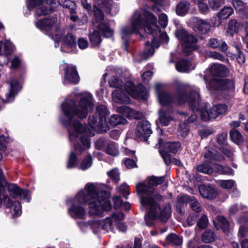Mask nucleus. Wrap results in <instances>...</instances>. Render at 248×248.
<instances>
[{"label":"nucleus","instance_id":"f257e3e1","mask_svg":"<svg viewBox=\"0 0 248 248\" xmlns=\"http://www.w3.org/2000/svg\"><path fill=\"white\" fill-rule=\"evenodd\" d=\"M93 105L92 95L89 93L81 94L78 106L76 105L73 99H66L62 105L63 116L60 118V121L67 129L69 141L73 144L74 151L79 155L90 148L89 138L94 135L95 131L106 132L109 129L106 120L108 112L105 105H99L96 108L98 121L94 116L89 118L91 130L74 119L75 116L80 119L86 117L88 112L93 110Z\"/></svg>","mask_w":248,"mask_h":248},{"label":"nucleus","instance_id":"f03ea898","mask_svg":"<svg viewBox=\"0 0 248 248\" xmlns=\"http://www.w3.org/2000/svg\"><path fill=\"white\" fill-rule=\"evenodd\" d=\"M104 185L88 183L72 201L68 209L69 215L74 219H85L87 215L84 203H88V214L92 217H101L111 209L110 194Z\"/></svg>","mask_w":248,"mask_h":248},{"label":"nucleus","instance_id":"7ed1b4c3","mask_svg":"<svg viewBox=\"0 0 248 248\" xmlns=\"http://www.w3.org/2000/svg\"><path fill=\"white\" fill-rule=\"evenodd\" d=\"M164 180L163 177H152L148 181V186L145 182L139 183L136 186L141 205L149 210L144 218L147 225L150 227L153 225L155 220L160 218L166 221L170 216V205L167 204L161 211L159 203L163 200L164 198L156 193L153 188L154 186L163 183Z\"/></svg>","mask_w":248,"mask_h":248},{"label":"nucleus","instance_id":"20e7f679","mask_svg":"<svg viewBox=\"0 0 248 248\" xmlns=\"http://www.w3.org/2000/svg\"><path fill=\"white\" fill-rule=\"evenodd\" d=\"M156 23V18L150 12L143 9L136 10L130 24L124 26L121 30L122 38L126 41L132 34L137 33L143 29L148 33L157 34L159 28Z\"/></svg>","mask_w":248,"mask_h":248},{"label":"nucleus","instance_id":"39448f33","mask_svg":"<svg viewBox=\"0 0 248 248\" xmlns=\"http://www.w3.org/2000/svg\"><path fill=\"white\" fill-rule=\"evenodd\" d=\"M109 86L112 88H116L117 90L112 93V100L118 103H128L130 102V98L145 99L147 96V92L142 84H139L135 87L131 81H127L124 86L122 81L115 77H112L108 81Z\"/></svg>","mask_w":248,"mask_h":248},{"label":"nucleus","instance_id":"423d86ee","mask_svg":"<svg viewBox=\"0 0 248 248\" xmlns=\"http://www.w3.org/2000/svg\"><path fill=\"white\" fill-rule=\"evenodd\" d=\"M155 89L157 94L158 102L162 106H169L173 103L182 104L187 101L190 108L193 111H197L199 109L200 97L199 94L196 92H192L187 98L184 92L178 91L176 93L175 97L172 98L164 90L161 84H156Z\"/></svg>","mask_w":248,"mask_h":248},{"label":"nucleus","instance_id":"0eeeda50","mask_svg":"<svg viewBox=\"0 0 248 248\" xmlns=\"http://www.w3.org/2000/svg\"><path fill=\"white\" fill-rule=\"evenodd\" d=\"M124 218V215L122 212H113L103 219H96L92 221V225L96 233L101 230L106 232H114L117 223Z\"/></svg>","mask_w":248,"mask_h":248},{"label":"nucleus","instance_id":"6e6552de","mask_svg":"<svg viewBox=\"0 0 248 248\" xmlns=\"http://www.w3.org/2000/svg\"><path fill=\"white\" fill-rule=\"evenodd\" d=\"M35 25L40 30L46 32L56 42L61 39V31L56 17L39 20L35 23Z\"/></svg>","mask_w":248,"mask_h":248},{"label":"nucleus","instance_id":"1a4fd4ad","mask_svg":"<svg viewBox=\"0 0 248 248\" xmlns=\"http://www.w3.org/2000/svg\"><path fill=\"white\" fill-rule=\"evenodd\" d=\"M175 36L181 43L184 53L186 55L198 49L196 43L198 39L193 35L189 34L185 30L180 29L175 32Z\"/></svg>","mask_w":248,"mask_h":248},{"label":"nucleus","instance_id":"9d476101","mask_svg":"<svg viewBox=\"0 0 248 248\" xmlns=\"http://www.w3.org/2000/svg\"><path fill=\"white\" fill-rule=\"evenodd\" d=\"M7 182L4 179L2 172V170L0 168V207L2 202L6 208H10L14 206V213L13 214L14 217L20 216L21 215V205L18 202H15L13 204V202L8 195L4 194L5 186Z\"/></svg>","mask_w":248,"mask_h":248},{"label":"nucleus","instance_id":"9b49d317","mask_svg":"<svg viewBox=\"0 0 248 248\" xmlns=\"http://www.w3.org/2000/svg\"><path fill=\"white\" fill-rule=\"evenodd\" d=\"M209 104L206 103L200 110V116L203 121H208L211 119H215L220 115L224 114L227 110L228 107L225 104H218L209 108Z\"/></svg>","mask_w":248,"mask_h":248},{"label":"nucleus","instance_id":"f8f14e48","mask_svg":"<svg viewBox=\"0 0 248 248\" xmlns=\"http://www.w3.org/2000/svg\"><path fill=\"white\" fill-rule=\"evenodd\" d=\"M46 2L49 6L43 5L42 7L38 8L36 10L35 16H41L48 14L54 10V6H51L55 4L54 0H27L26 1L27 7L29 10H32L36 6Z\"/></svg>","mask_w":248,"mask_h":248},{"label":"nucleus","instance_id":"ddd939ff","mask_svg":"<svg viewBox=\"0 0 248 248\" xmlns=\"http://www.w3.org/2000/svg\"><path fill=\"white\" fill-rule=\"evenodd\" d=\"M97 28L98 31H94L89 36L90 41L93 46H97L101 42L100 32L106 38L110 37L113 34V30L110 29L107 24H100Z\"/></svg>","mask_w":248,"mask_h":248},{"label":"nucleus","instance_id":"4468645a","mask_svg":"<svg viewBox=\"0 0 248 248\" xmlns=\"http://www.w3.org/2000/svg\"><path fill=\"white\" fill-rule=\"evenodd\" d=\"M208 87L211 91L227 90L232 91L234 88V82L228 79H212L209 84Z\"/></svg>","mask_w":248,"mask_h":248},{"label":"nucleus","instance_id":"2eb2a0df","mask_svg":"<svg viewBox=\"0 0 248 248\" xmlns=\"http://www.w3.org/2000/svg\"><path fill=\"white\" fill-rule=\"evenodd\" d=\"M9 91L5 94V99L3 100L4 103H10L14 101L16 95L21 89V86L18 81L13 78H9L7 81Z\"/></svg>","mask_w":248,"mask_h":248},{"label":"nucleus","instance_id":"dca6fc26","mask_svg":"<svg viewBox=\"0 0 248 248\" xmlns=\"http://www.w3.org/2000/svg\"><path fill=\"white\" fill-rule=\"evenodd\" d=\"M158 47L159 43L155 38L153 39L151 44L147 42L144 51L135 57V62L140 63L144 60H147L153 55L155 48H158Z\"/></svg>","mask_w":248,"mask_h":248},{"label":"nucleus","instance_id":"f3484780","mask_svg":"<svg viewBox=\"0 0 248 248\" xmlns=\"http://www.w3.org/2000/svg\"><path fill=\"white\" fill-rule=\"evenodd\" d=\"M64 68L63 83L65 84L72 83L77 84L79 80V78L76 68L72 65L63 66Z\"/></svg>","mask_w":248,"mask_h":248},{"label":"nucleus","instance_id":"a211bd4d","mask_svg":"<svg viewBox=\"0 0 248 248\" xmlns=\"http://www.w3.org/2000/svg\"><path fill=\"white\" fill-rule=\"evenodd\" d=\"M8 190L10 196L13 198L16 199L18 197L22 198L26 202H29L31 200L30 192L25 190L20 189L17 185L13 184H10L8 185Z\"/></svg>","mask_w":248,"mask_h":248},{"label":"nucleus","instance_id":"6ab92c4d","mask_svg":"<svg viewBox=\"0 0 248 248\" xmlns=\"http://www.w3.org/2000/svg\"><path fill=\"white\" fill-rule=\"evenodd\" d=\"M117 111L124 116L131 119H139L143 117V115L141 112L135 110L125 106L117 107Z\"/></svg>","mask_w":248,"mask_h":248},{"label":"nucleus","instance_id":"aec40b11","mask_svg":"<svg viewBox=\"0 0 248 248\" xmlns=\"http://www.w3.org/2000/svg\"><path fill=\"white\" fill-rule=\"evenodd\" d=\"M152 133L151 124L148 121H143L138 124L136 130V134L137 137H148Z\"/></svg>","mask_w":248,"mask_h":248},{"label":"nucleus","instance_id":"412c9836","mask_svg":"<svg viewBox=\"0 0 248 248\" xmlns=\"http://www.w3.org/2000/svg\"><path fill=\"white\" fill-rule=\"evenodd\" d=\"M178 200L180 203L189 202L190 207L196 213L202 211V207L200 203L194 196L184 195L178 198Z\"/></svg>","mask_w":248,"mask_h":248},{"label":"nucleus","instance_id":"4be33fe9","mask_svg":"<svg viewBox=\"0 0 248 248\" xmlns=\"http://www.w3.org/2000/svg\"><path fill=\"white\" fill-rule=\"evenodd\" d=\"M248 212L242 216L238 220V223L240 225L238 233L239 237L241 238L248 237Z\"/></svg>","mask_w":248,"mask_h":248},{"label":"nucleus","instance_id":"5701e85b","mask_svg":"<svg viewBox=\"0 0 248 248\" xmlns=\"http://www.w3.org/2000/svg\"><path fill=\"white\" fill-rule=\"evenodd\" d=\"M191 22L194 24V27L202 33L207 32L211 28V25L208 22L198 17H193Z\"/></svg>","mask_w":248,"mask_h":248},{"label":"nucleus","instance_id":"b1692460","mask_svg":"<svg viewBox=\"0 0 248 248\" xmlns=\"http://www.w3.org/2000/svg\"><path fill=\"white\" fill-rule=\"evenodd\" d=\"M199 190L201 195L204 198L213 199L217 196L215 189L208 186L201 185L199 186Z\"/></svg>","mask_w":248,"mask_h":248},{"label":"nucleus","instance_id":"393cba45","mask_svg":"<svg viewBox=\"0 0 248 248\" xmlns=\"http://www.w3.org/2000/svg\"><path fill=\"white\" fill-rule=\"evenodd\" d=\"M158 121L161 126H167L170 121L173 120V114L171 111L160 109L158 111Z\"/></svg>","mask_w":248,"mask_h":248},{"label":"nucleus","instance_id":"a878e982","mask_svg":"<svg viewBox=\"0 0 248 248\" xmlns=\"http://www.w3.org/2000/svg\"><path fill=\"white\" fill-rule=\"evenodd\" d=\"M211 74L215 76L224 77L228 74V69L223 64L215 63L210 67Z\"/></svg>","mask_w":248,"mask_h":248},{"label":"nucleus","instance_id":"bb28decb","mask_svg":"<svg viewBox=\"0 0 248 248\" xmlns=\"http://www.w3.org/2000/svg\"><path fill=\"white\" fill-rule=\"evenodd\" d=\"M176 68L180 72H187L189 70L195 68V65H193L191 62L186 60H182L176 64Z\"/></svg>","mask_w":248,"mask_h":248},{"label":"nucleus","instance_id":"cd10ccee","mask_svg":"<svg viewBox=\"0 0 248 248\" xmlns=\"http://www.w3.org/2000/svg\"><path fill=\"white\" fill-rule=\"evenodd\" d=\"M214 225L217 230H222L224 232H227L229 230V224L227 220L223 216H218Z\"/></svg>","mask_w":248,"mask_h":248},{"label":"nucleus","instance_id":"c85d7f7f","mask_svg":"<svg viewBox=\"0 0 248 248\" xmlns=\"http://www.w3.org/2000/svg\"><path fill=\"white\" fill-rule=\"evenodd\" d=\"M208 45L213 48H219V49L225 52L228 49V46L225 42H221V40L217 38H212L209 40Z\"/></svg>","mask_w":248,"mask_h":248},{"label":"nucleus","instance_id":"c756f323","mask_svg":"<svg viewBox=\"0 0 248 248\" xmlns=\"http://www.w3.org/2000/svg\"><path fill=\"white\" fill-rule=\"evenodd\" d=\"M102 7L106 9L107 12L111 14L112 15H115L117 12L118 6L116 4H113L112 0H100Z\"/></svg>","mask_w":248,"mask_h":248},{"label":"nucleus","instance_id":"7c9ffc66","mask_svg":"<svg viewBox=\"0 0 248 248\" xmlns=\"http://www.w3.org/2000/svg\"><path fill=\"white\" fill-rule=\"evenodd\" d=\"M104 152L107 154L113 156L118 155L119 154L118 144L116 142L112 141L108 142L107 146L105 149H104Z\"/></svg>","mask_w":248,"mask_h":248},{"label":"nucleus","instance_id":"2f4dec72","mask_svg":"<svg viewBox=\"0 0 248 248\" xmlns=\"http://www.w3.org/2000/svg\"><path fill=\"white\" fill-rule=\"evenodd\" d=\"M232 5L235 10L242 12V14L248 18V6L244 4L241 0H233Z\"/></svg>","mask_w":248,"mask_h":248},{"label":"nucleus","instance_id":"473e14b6","mask_svg":"<svg viewBox=\"0 0 248 248\" xmlns=\"http://www.w3.org/2000/svg\"><path fill=\"white\" fill-rule=\"evenodd\" d=\"M204 157L206 161L209 162L212 160L221 161L224 159L222 155L220 153H217L216 151H208L204 154Z\"/></svg>","mask_w":248,"mask_h":248},{"label":"nucleus","instance_id":"72a5a7b5","mask_svg":"<svg viewBox=\"0 0 248 248\" xmlns=\"http://www.w3.org/2000/svg\"><path fill=\"white\" fill-rule=\"evenodd\" d=\"M159 151L166 165H169L171 163L179 166H181L182 165L179 160L174 158L171 159L170 155L166 151H163L160 150H159Z\"/></svg>","mask_w":248,"mask_h":248},{"label":"nucleus","instance_id":"f704fd0d","mask_svg":"<svg viewBox=\"0 0 248 248\" xmlns=\"http://www.w3.org/2000/svg\"><path fill=\"white\" fill-rule=\"evenodd\" d=\"M62 44L68 48H72L75 47L76 43L74 37L71 33H68L62 39Z\"/></svg>","mask_w":248,"mask_h":248},{"label":"nucleus","instance_id":"c9c22d12","mask_svg":"<svg viewBox=\"0 0 248 248\" xmlns=\"http://www.w3.org/2000/svg\"><path fill=\"white\" fill-rule=\"evenodd\" d=\"M93 158L91 155H88L84 157L81 161L78 169L82 170H85L89 169L92 165Z\"/></svg>","mask_w":248,"mask_h":248},{"label":"nucleus","instance_id":"e433bc0d","mask_svg":"<svg viewBox=\"0 0 248 248\" xmlns=\"http://www.w3.org/2000/svg\"><path fill=\"white\" fill-rule=\"evenodd\" d=\"M242 26L235 20H231L228 25L227 33L232 36L237 32Z\"/></svg>","mask_w":248,"mask_h":248},{"label":"nucleus","instance_id":"4c0bfd02","mask_svg":"<svg viewBox=\"0 0 248 248\" xmlns=\"http://www.w3.org/2000/svg\"><path fill=\"white\" fill-rule=\"evenodd\" d=\"M190 4L186 1H181L178 3L176 8V13L178 15L184 16L189 10Z\"/></svg>","mask_w":248,"mask_h":248},{"label":"nucleus","instance_id":"58836bf2","mask_svg":"<svg viewBox=\"0 0 248 248\" xmlns=\"http://www.w3.org/2000/svg\"><path fill=\"white\" fill-rule=\"evenodd\" d=\"M180 148L179 142H168L164 145V148L166 151L172 154L176 153Z\"/></svg>","mask_w":248,"mask_h":248},{"label":"nucleus","instance_id":"ea45409f","mask_svg":"<svg viewBox=\"0 0 248 248\" xmlns=\"http://www.w3.org/2000/svg\"><path fill=\"white\" fill-rule=\"evenodd\" d=\"M202 239L205 243L212 242L215 239V234L212 231L206 230L202 234Z\"/></svg>","mask_w":248,"mask_h":248},{"label":"nucleus","instance_id":"a19ab883","mask_svg":"<svg viewBox=\"0 0 248 248\" xmlns=\"http://www.w3.org/2000/svg\"><path fill=\"white\" fill-rule=\"evenodd\" d=\"M126 122L125 118L116 114L112 115L109 120V123L113 126H116L120 124H124Z\"/></svg>","mask_w":248,"mask_h":248},{"label":"nucleus","instance_id":"79ce46f5","mask_svg":"<svg viewBox=\"0 0 248 248\" xmlns=\"http://www.w3.org/2000/svg\"><path fill=\"white\" fill-rule=\"evenodd\" d=\"M217 173L221 174H232L233 173L232 169L229 167H223L219 164H215L214 169Z\"/></svg>","mask_w":248,"mask_h":248},{"label":"nucleus","instance_id":"37998d69","mask_svg":"<svg viewBox=\"0 0 248 248\" xmlns=\"http://www.w3.org/2000/svg\"><path fill=\"white\" fill-rule=\"evenodd\" d=\"M233 13V9L231 7H226L222 9L217 14L219 19H224L229 17Z\"/></svg>","mask_w":248,"mask_h":248},{"label":"nucleus","instance_id":"c03bdc74","mask_svg":"<svg viewBox=\"0 0 248 248\" xmlns=\"http://www.w3.org/2000/svg\"><path fill=\"white\" fill-rule=\"evenodd\" d=\"M166 240L168 243L173 245H180L182 243V239L173 233L168 235Z\"/></svg>","mask_w":248,"mask_h":248},{"label":"nucleus","instance_id":"a18cd8bd","mask_svg":"<svg viewBox=\"0 0 248 248\" xmlns=\"http://www.w3.org/2000/svg\"><path fill=\"white\" fill-rule=\"evenodd\" d=\"M59 3L63 7L69 9L70 14H72L74 12L76 5L73 1L71 0H59Z\"/></svg>","mask_w":248,"mask_h":248},{"label":"nucleus","instance_id":"49530a36","mask_svg":"<svg viewBox=\"0 0 248 248\" xmlns=\"http://www.w3.org/2000/svg\"><path fill=\"white\" fill-rule=\"evenodd\" d=\"M230 135L232 140L236 144H239L243 140L241 134L236 130L233 129L230 131Z\"/></svg>","mask_w":248,"mask_h":248},{"label":"nucleus","instance_id":"de8ad7c7","mask_svg":"<svg viewBox=\"0 0 248 248\" xmlns=\"http://www.w3.org/2000/svg\"><path fill=\"white\" fill-rule=\"evenodd\" d=\"M77 156L76 153L72 151L70 152L67 164V169H72L74 168L77 165Z\"/></svg>","mask_w":248,"mask_h":248},{"label":"nucleus","instance_id":"09e8293b","mask_svg":"<svg viewBox=\"0 0 248 248\" xmlns=\"http://www.w3.org/2000/svg\"><path fill=\"white\" fill-rule=\"evenodd\" d=\"M197 170L200 172L206 174H211L213 172V169L210 167L206 163L198 166Z\"/></svg>","mask_w":248,"mask_h":248},{"label":"nucleus","instance_id":"8fccbe9b","mask_svg":"<svg viewBox=\"0 0 248 248\" xmlns=\"http://www.w3.org/2000/svg\"><path fill=\"white\" fill-rule=\"evenodd\" d=\"M95 219L90 220L88 221H82L78 222V225L81 230L82 231H85L86 229L90 227L93 230L94 233H96V231L93 229L92 225V221L95 220Z\"/></svg>","mask_w":248,"mask_h":248},{"label":"nucleus","instance_id":"3c124183","mask_svg":"<svg viewBox=\"0 0 248 248\" xmlns=\"http://www.w3.org/2000/svg\"><path fill=\"white\" fill-rule=\"evenodd\" d=\"M108 176L114 181L116 184L120 180L119 172L117 169H113L107 172Z\"/></svg>","mask_w":248,"mask_h":248},{"label":"nucleus","instance_id":"603ef678","mask_svg":"<svg viewBox=\"0 0 248 248\" xmlns=\"http://www.w3.org/2000/svg\"><path fill=\"white\" fill-rule=\"evenodd\" d=\"M224 2V0H208L209 5L213 10L218 9Z\"/></svg>","mask_w":248,"mask_h":248},{"label":"nucleus","instance_id":"864d4df0","mask_svg":"<svg viewBox=\"0 0 248 248\" xmlns=\"http://www.w3.org/2000/svg\"><path fill=\"white\" fill-rule=\"evenodd\" d=\"M3 51L5 54L9 55L11 54L14 49V46L12 43L9 41H5L3 42Z\"/></svg>","mask_w":248,"mask_h":248},{"label":"nucleus","instance_id":"5fc2aeb1","mask_svg":"<svg viewBox=\"0 0 248 248\" xmlns=\"http://www.w3.org/2000/svg\"><path fill=\"white\" fill-rule=\"evenodd\" d=\"M199 5L201 11L203 14H206L209 11V8L207 4L204 2V0H194Z\"/></svg>","mask_w":248,"mask_h":248},{"label":"nucleus","instance_id":"6e6d98bb","mask_svg":"<svg viewBox=\"0 0 248 248\" xmlns=\"http://www.w3.org/2000/svg\"><path fill=\"white\" fill-rule=\"evenodd\" d=\"M108 141H109V140H107L104 139H99L95 143V147L96 148L103 150L104 152V149H105V148L107 146V144H108Z\"/></svg>","mask_w":248,"mask_h":248},{"label":"nucleus","instance_id":"4d7b16f0","mask_svg":"<svg viewBox=\"0 0 248 248\" xmlns=\"http://www.w3.org/2000/svg\"><path fill=\"white\" fill-rule=\"evenodd\" d=\"M218 183L221 187L225 189H230L234 185V181L232 180H220Z\"/></svg>","mask_w":248,"mask_h":248},{"label":"nucleus","instance_id":"13d9d810","mask_svg":"<svg viewBox=\"0 0 248 248\" xmlns=\"http://www.w3.org/2000/svg\"><path fill=\"white\" fill-rule=\"evenodd\" d=\"M152 1L155 2V4L152 7V10L153 12L155 13H159L162 10V7L161 5L162 4V3L164 0H152Z\"/></svg>","mask_w":248,"mask_h":248},{"label":"nucleus","instance_id":"bf43d9fd","mask_svg":"<svg viewBox=\"0 0 248 248\" xmlns=\"http://www.w3.org/2000/svg\"><path fill=\"white\" fill-rule=\"evenodd\" d=\"M95 19L97 22H100L104 19V15L101 11L96 6L93 7Z\"/></svg>","mask_w":248,"mask_h":248},{"label":"nucleus","instance_id":"052dcab7","mask_svg":"<svg viewBox=\"0 0 248 248\" xmlns=\"http://www.w3.org/2000/svg\"><path fill=\"white\" fill-rule=\"evenodd\" d=\"M208 56L210 58L218 60L221 61H224L225 60V58L223 56L216 51L210 52L208 54Z\"/></svg>","mask_w":248,"mask_h":248},{"label":"nucleus","instance_id":"680f3d73","mask_svg":"<svg viewBox=\"0 0 248 248\" xmlns=\"http://www.w3.org/2000/svg\"><path fill=\"white\" fill-rule=\"evenodd\" d=\"M159 23L162 27H166L168 24V17L166 14H162L159 15Z\"/></svg>","mask_w":248,"mask_h":248},{"label":"nucleus","instance_id":"e2e57ef3","mask_svg":"<svg viewBox=\"0 0 248 248\" xmlns=\"http://www.w3.org/2000/svg\"><path fill=\"white\" fill-rule=\"evenodd\" d=\"M208 223V219L205 216H202L197 223L198 227L202 229L206 227Z\"/></svg>","mask_w":248,"mask_h":248},{"label":"nucleus","instance_id":"0e129e2a","mask_svg":"<svg viewBox=\"0 0 248 248\" xmlns=\"http://www.w3.org/2000/svg\"><path fill=\"white\" fill-rule=\"evenodd\" d=\"M129 189L128 186L126 184L122 185L120 187V192L123 194L125 199L128 198Z\"/></svg>","mask_w":248,"mask_h":248},{"label":"nucleus","instance_id":"69168bd1","mask_svg":"<svg viewBox=\"0 0 248 248\" xmlns=\"http://www.w3.org/2000/svg\"><path fill=\"white\" fill-rule=\"evenodd\" d=\"M78 45L80 49H84L88 46L89 44L87 40L80 38L78 41Z\"/></svg>","mask_w":248,"mask_h":248},{"label":"nucleus","instance_id":"338daca9","mask_svg":"<svg viewBox=\"0 0 248 248\" xmlns=\"http://www.w3.org/2000/svg\"><path fill=\"white\" fill-rule=\"evenodd\" d=\"M234 46L236 47L238 53L236 56L237 60L240 64H242L245 62L244 56L243 54L242 53V52L240 51V48L238 46L234 45Z\"/></svg>","mask_w":248,"mask_h":248},{"label":"nucleus","instance_id":"774afa93","mask_svg":"<svg viewBox=\"0 0 248 248\" xmlns=\"http://www.w3.org/2000/svg\"><path fill=\"white\" fill-rule=\"evenodd\" d=\"M11 68H16L19 67L21 63V60L20 59L17 57L15 56L14 58L11 61Z\"/></svg>","mask_w":248,"mask_h":248}]
</instances>
